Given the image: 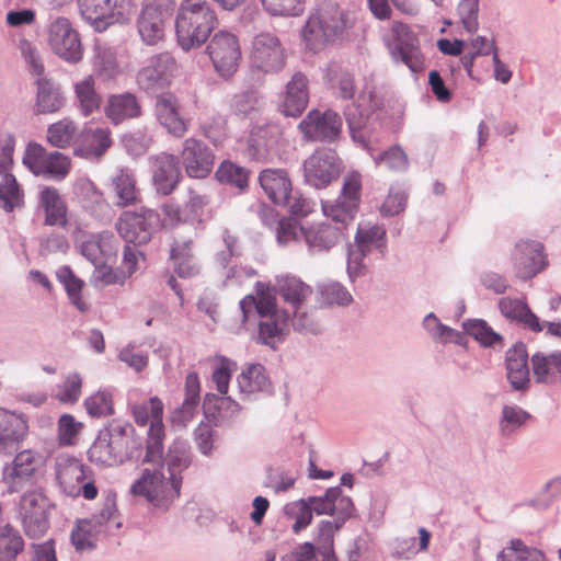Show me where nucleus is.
I'll return each instance as SVG.
<instances>
[{
	"mask_svg": "<svg viewBox=\"0 0 561 561\" xmlns=\"http://www.w3.org/2000/svg\"><path fill=\"white\" fill-rule=\"evenodd\" d=\"M201 402V382L196 371H191L185 377L184 400L180 407L173 410L170 420L173 425L184 427L193 420Z\"/></svg>",
	"mask_w": 561,
	"mask_h": 561,
	"instance_id": "nucleus-28",
	"label": "nucleus"
},
{
	"mask_svg": "<svg viewBox=\"0 0 561 561\" xmlns=\"http://www.w3.org/2000/svg\"><path fill=\"white\" fill-rule=\"evenodd\" d=\"M0 207L5 213L22 209L25 205L24 190L13 173L0 174Z\"/></svg>",
	"mask_w": 561,
	"mask_h": 561,
	"instance_id": "nucleus-40",
	"label": "nucleus"
},
{
	"mask_svg": "<svg viewBox=\"0 0 561 561\" xmlns=\"http://www.w3.org/2000/svg\"><path fill=\"white\" fill-rule=\"evenodd\" d=\"M497 561H545L543 553L535 548H528L519 539H514L496 557Z\"/></svg>",
	"mask_w": 561,
	"mask_h": 561,
	"instance_id": "nucleus-54",
	"label": "nucleus"
},
{
	"mask_svg": "<svg viewBox=\"0 0 561 561\" xmlns=\"http://www.w3.org/2000/svg\"><path fill=\"white\" fill-rule=\"evenodd\" d=\"M131 412L135 422L140 426L147 425L149 419H151L144 462L160 463L164 438L162 401L158 397H152L148 402L133 404Z\"/></svg>",
	"mask_w": 561,
	"mask_h": 561,
	"instance_id": "nucleus-4",
	"label": "nucleus"
},
{
	"mask_svg": "<svg viewBox=\"0 0 561 561\" xmlns=\"http://www.w3.org/2000/svg\"><path fill=\"white\" fill-rule=\"evenodd\" d=\"M57 278L64 285L70 302L80 311L87 312L90 308L89 304L81 297L84 286L83 280L75 276L70 267L64 266L58 270Z\"/></svg>",
	"mask_w": 561,
	"mask_h": 561,
	"instance_id": "nucleus-49",
	"label": "nucleus"
},
{
	"mask_svg": "<svg viewBox=\"0 0 561 561\" xmlns=\"http://www.w3.org/2000/svg\"><path fill=\"white\" fill-rule=\"evenodd\" d=\"M342 127V117L333 110H311L298 125L306 140L328 144L341 139Z\"/></svg>",
	"mask_w": 561,
	"mask_h": 561,
	"instance_id": "nucleus-12",
	"label": "nucleus"
},
{
	"mask_svg": "<svg viewBox=\"0 0 561 561\" xmlns=\"http://www.w3.org/2000/svg\"><path fill=\"white\" fill-rule=\"evenodd\" d=\"M463 330L480 342L483 346H493L501 341V336L495 333L483 320H469L463 322Z\"/></svg>",
	"mask_w": 561,
	"mask_h": 561,
	"instance_id": "nucleus-63",
	"label": "nucleus"
},
{
	"mask_svg": "<svg viewBox=\"0 0 561 561\" xmlns=\"http://www.w3.org/2000/svg\"><path fill=\"white\" fill-rule=\"evenodd\" d=\"M250 59L254 68L265 73H276L285 66L286 51L275 34L262 32L252 41Z\"/></svg>",
	"mask_w": 561,
	"mask_h": 561,
	"instance_id": "nucleus-13",
	"label": "nucleus"
},
{
	"mask_svg": "<svg viewBox=\"0 0 561 561\" xmlns=\"http://www.w3.org/2000/svg\"><path fill=\"white\" fill-rule=\"evenodd\" d=\"M89 459L92 462H95L101 466H117L123 463L114 449L112 448L111 443L104 435L101 433L98 438L94 440L92 446L88 450Z\"/></svg>",
	"mask_w": 561,
	"mask_h": 561,
	"instance_id": "nucleus-55",
	"label": "nucleus"
},
{
	"mask_svg": "<svg viewBox=\"0 0 561 561\" xmlns=\"http://www.w3.org/2000/svg\"><path fill=\"white\" fill-rule=\"evenodd\" d=\"M181 160L187 176L205 179L214 169L215 154L203 140L190 137L183 142Z\"/></svg>",
	"mask_w": 561,
	"mask_h": 561,
	"instance_id": "nucleus-17",
	"label": "nucleus"
},
{
	"mask_svg": "<svg viewBox=\"0 0 561 561\" xmlns=\"http://www.w3.org/2000/svg\"><path fill=\"white\" fill-rule=\"evenodd\" d=\"M76 99L84 116L92 114L101 105V96L95 91V81L92 76L75 84Z\"/></svg>",
	"mask_w": 561,
	"mask_h": 561,
	"instance_id": "nucleus-48",
	"label": "nucleus"
},
{
	"mask_svg": "<svg viewBox=\"0 0 561 561\" xmlns=\"http://www.w3.org/2000/svg\"><path fill=\"white\" fill-rule=\"evenodd\" d=\"M283 138V129L278 124L255 126L249 136L248 153L256 161H267L277 153Z\"/></svg>",
	"mask_w": 561,
	"mask_h": 561,
	"instance_id": "nucleus-20",
	"label": "nucleus"
},
{
	"mask_svg": "<svg viewBox=\"0 0 561 561\" xmlns=\"http://www.w3.org/2000/svg\"><path fill=\"white\" fill-rule=\"evenodd\" d=\"M276 293L289 304L291 309L302 307L312 295V288L295 276H284L277 279Z\"/></svg>",
	"mask_w": 561,
	"mask_h": 561,
	"instance_id": "nucleus-38",
	"label": "nucleus"
},
{
	"mask_svg": "<svg viewBox=\"0 0 561 561\" xmlns=\"http://www.w3.org/2000/svg\"><path fill=\"white\" fill-rule=\"evenodd\" d=\"M239 390L243 394H252L268 388V378L261 364H251L237 377Z\"/></svg>",
	"mask_w": 561,
	"mask_h": 561,
	"instance_id": "nucleus-47",
	"label": "nucleus"
},
{
	"mask_svg": "<svg viewBox=\"0 0 561 561\" xmlns=\"http://www.w3.org/2000/svg\"><path fill=\"white\" fill-rule=\"evenodd\" d=\"M80 13L98 32L119 22L129 13L131 0H78Z\"/></svg>",
	"mask_w": 561,
	"mask_h": 561,
	"instance_id": "nucleus-14",
	"label": "nucleus"
},
{
	"mask_svg": "<svg viewBox=\"0 0 561 561\" xmlns=\"http://www.w3.org/2000/svg\"><path fill=\"white\" fill-rule=\"evenodd\" d=\"M180 107L179 99L172 93H162L156 98L153 111L158 123L176 138H182L188 130Z\"/></svg>",
	"mask_w": 561,
	"mask_h": 561,
	"instance_id": "nucleus-21",
	"label": "nucleus"
},
{
	"mask_svg": "<svg viewBox=\"0 0 561 561\" xmlns=\"http://www.w3.org/2000/svg\"><path fill=\"white\" fill-rule=\"evenodd\" d=\"M161 216L158 211L141 207L136 211L121 214L116 228L119 236L128 243L146 244L160 227Z\"/></svg>",
	"mask_w": 561,
	"mask_h": 561,
	"instance_id": "nucleus-7",
	"label": "nucleus"
},
{
	"mask_svg": "<svg viewBox=\"0 0 561 561\" xmlns=\"http://www.w3.org/2000/svg\"><path fill=\"white\" fill-rule=\"evenodd\" d=\"M24 550V540L18 529L10 524L0 527V561H15Z\"/></svg>",
	"mask_w": 561,
	"mask_h": 561,
	"instance_id": "nucleus-50",
	"label": "nucleus"
},
{
	"mask_svg": "<svg viewBox=\"0 0 561 561\" xmlns=\"http://www.w3.org/2000/svg\"><path fill=\"white\" fill-rule=\"evenodd\" d=\"M84 407L91 416H110L114 413L113 396L108 391H98L85 399Z\"/></svg>",
	"mask_w": 561,
	"mask_h": 561,
	"instance_id": "nucleus-58",
	"label": "nucleus"
},
{
	"mask_svg": "<svg viewBox=\"0 0 561 561\" xmlns=\"http://www.w3.org/2000/svg\"><path fill=\"white\" fill-rule=\"evenodd\" d=\"M105 114L117 125L126 119L140 117L142 107L135 94L125 92L113 94L108 98Z\"/></svg>",
	"mask_w": 561,
	"mask_h": 561,
	"instance_id": "nucleus-34",
	"label": "nucleus"
},
{
	"mask_svg": "<svg viewBox=\"0 0 561 561\" xmlns=\"http://www.w3.org/2000/svg\"><path fill=\"white\" fill-rule=\"evenodd\" d=\"M191 447L186 439L175 438L168 449L165 462L172 478H182L181 472L191 465Z\"/></svg>",
	"mask_w": 561,
	"mask_h": 561,
	"instance_id": "nucleus-46",
	"label": "nucleus"
},
{
	"mask_svg": "<svg viewBox=\"0 0 561 561\" xmlns=\"http://www.w3.org/2000/svg\"><path fill=\"white\" fill-rule=\"evenodd\" d=\"M56 476L62 492L69 496H80L79 484L85 479V468L76 458H59L56 465Z\"/></svg>",
	"mask_w": 561,
	"mask_h": 561,
	"instance_id": "nucleus-32",
	"label": "nucleus"
},
{
	"mask_svg": "<svg viewBox=\"0 0 561 561\" xmlns=\"http://www.w3.org/2000/svg\"><path fill=\"white\" fill-rule=\"evenodd\" d=\"M133 431L130 424L114 421L104 433L122 462L135 456L134 439L131 437Z\"/></svg>",
	"mask_w": 561,
	"mask_h": 561,
	"instance_id": "nucleus-36",
	"label": "nucleus"
},
{
	"mask_svg": "<svg viewBox=\"0 0 561 561\" xmlns=\"http://www.w3.org/2000/svg\"><path fill=\"white\" fill-rule=\"evenodd\" d=\"M255 293V296L249 295L240 300L243 321H248L252 312H256L260 318L286 312L277 309L276 290H273L268 285L256 283Z\"/></svg>",
	"mask_w": 561,
	"mask_h": 561,
	"instance_id": "nucleus-26",
	"label": "nucleus"
},
{
	"mask_svg": "<svg viewBox=\"0 0 561 561\" xmlns=\"http://www.w3.org/2000/svg\"><path fill=\"white\" fill-rule=\"evenodd\" d=\"M23 164L35 175H42L55 181H62L70 172L71 160L68 156L46 149L37 144L30 142L26 146Z\"/></svg>",
	"mask_w": 561,
	"mask_h": 561,
	"instance_id": "nucleus-6",
	"label": "nucleus"
},
{
	"mask_svg": "<svg viewBox=\"0 0 561 561\" xmlns=\"http://www.w3.org/2000/svg\"><path fill=\"white\" fill-rule=\"evenodd\" d=\"M355 245L367 254L378 250L383 255L386 244V230L379 225H359L355 236Z\"/></svg>",
	"mask_w": 561,
	"mask_h": 561,
	"instance_id": "nucleus-44",
	"label": "nucleus"
},
{
	"mask_svg": "<svg viewBox=\"0 0 561 561\" xmlns=\"http://www.w3.org/2000/svg\"><path fill=\"white\" fill-rule=\"evenodd\" d=\"M342 171V161L335 150L317 149L304 163L305 181L316 187L324 188L336 180Z\"/></svg>",
	"mask_w": 561,
	"mask_h": 561,
	"instance_id": "nucleus-15",
	"label": "nucleus"
},
{
	"mask_svg": "<svg viewBox=\"0 0 561 561\" xmlns=\"http://www.w3.org/2000/svg\"><path fill=\"white\" fill-rule=\"evenodd\" d=\"M152 178L158 193L171 194L182 178L178 157L168 152H161L153 157Z\"/></svg>",
	"mask_w": 561,
	"mask_h": 561,
	"instance_id": "nucleus-22",
	"label": "nucleus"
},
{
	"mask_svg": "<svg viewBox=\"0 0 561 561\" xmlns=\"http://www.w3.org/2000/svg\"><path fill=\"white\" fill-rule=\"evenodd\" d=\"M217 24V14L207 0H183L175 19L179 45L184 50L199 47Z\"/></svg>",
	"mask_w": 561,
	"mask_h": 561,
	"instance_id": "nucleus-2",
	"label": "nucleus"
},
{
	"mask_svg": "<svg viewBox=\"0 0 561 561\" xmlns=\"http://www.w3.org/2000/svg\"><path fill=\"white\" fill-rule=\"evenodd\" d=\"M47 42L53 53L64 61L75 65L82 60L83 45L77 30L64 16H58L48 25Z\"/></svg>",
	"mask_w": 561,
	"mask_h": 561,
	"instance_id": "nucleus-8",
	"label": "nucleus"
},
{
	"mask_svg": "<svg viewBox=\"0 0 561 561\" xmlns=\"http://www.w3.org/2000/svg\"><path fill=\"white\" fill-rule=\"evenodd\" d=\"M108 129L95 128L79 131L75 142V154L85 159L100 158L111 147Z\"/></svg>",
	"mask_w": 561,
	"mask_h": 561,
	"instance_id": "nucleus-30",
	"label": "nucleus"
},
{
	"mask_svg": "<svg viewBox=\"0 0 561 561\" xmlns=\"http://www.w3.org/2000/svg\"><path fill=\"white\" fill-rule=\"evenodd\" d=\"M75 194L83 207L93 215H100L108 207L104 194L89 179H79L75 184Z\"/></svg>",
	"mask_w": 561,
	"mask_h": 561,
	"instance_id": "nucleus-42",
	"label": "nucleus"
},
{
	"mask_svg": "<svg viewBox=\"0 0 561 561\" xmlns=\"http://www.w3.org/2000/svg\"><path fill=\"white\" fill-rule=\"evenodd\" d=\"M360 174L351 172L345 175L341 195L334 203H322L323 214L335 225L319 222L301 230V236L310 253L328 252L343 237L344 229L353 222L360 201Z\"/></svg>",
	"mask_w": 561,
	"mask_h": 561,
	"instance_id": "nucleus-1",
	"label": "nucleus"
},
{
	"mask_svg": "<svg viewBox=\"0 0 561 561\" xmlns=\"http://www.w3.org/2000/svg\"><path fill=\"white\" fill-rule=\"evenodd\" d=\"M259 182L266 196L276 205L287 204L293 192L288 173L283 169H265L260 172Z\"/></svg>",
	"mask_w": 561,
	"mask_h": 561,
	"instance_id": "nucleus-29",
	"label": "nucleus"
},
{
	"mask_svg": "<svg viewBox=\"0 0 561 561\" xmlns=\"http://www.w3.org/2000/svg\"><path fill=\"white\" fill-rule=\"evenodd\" d=\"M499 306L505 318L517 320L536 332H540L542 330L539 319L531 312L524 301L504 297L500 300Z\"/></svg>",
	"mask_w": 561,
	"mask_h": 561,
	"instance_id": "nucleus-41",
	"label": "nucleus"
},
{
	"mask_svg": "<svg viewBox=\"0 0 561 561\" xmlns=\"http://www.w3.org/2000/svg\"><path fill=\"white\" fill-rule=\"evenodd\" d=\"M530 364L537 383L553 385L561 381V352H537L531 355Z\"/></svg>",
	"mask_w": 561,
	"mask_h": 561,
	"instance_id": "nucleus-33",
	"label": "nucleus"
},
{
	"mask_svg": "<svg viewBox=\"0 0 561 561\" xmlns=\"http://www.w3.org/2000/svg\"><path fill=\"white\" fill-rule=\"evenodd\" d=\"M512 261L516 276L529 279L546 266L543 245L537 241L520 240L515 244Z\"/></svg>",
	"mask_w": 561,
	"mask_h": 561,
	"instance_id": "nucleus-19",
	"label": "nucleus"
},
{
	"mask_svg": "<svg viewBox=\"0 0 561 561\" xmlns=\"http://www.w3.org/2000/svg\"><path fill=\"white\" fill-rule=\"evenodd\" d=\"M319 290L322 301L327 305L347 306L353 300L350 291L340 283L330 282L322 284Z\"/></svg>",
	"mask_w": 561,
	"mask_h": 561,
	"instance_id": "nucleus-64",
	"label": "nucleus"
},
{
	"mask_svg": "<svg viewBox=\"0 0 561 561\" xmlns=\"http://www.w3.org/2000/svg\"><path fill=\"white\" fill-rule=\"evenodd\" d=\"M38 206L44 211V225L66 228L69 224L68 204L54 186H44L38 196Z\"/></svg>",
	"mask_w": 561,
	"mask_h": 561,
	"instance_id": "nucleus-25",
	"label": "nucleus"
},
{
	"mask_svg": "<svg viewBox=\"0 0 561 561\" xmlns=\"http://www.w3.org/2000/svg\"><path fill=\"white\" fill-rule=\"evenodd\" d=\"M272 16H298L305 11L304 0H260Z\"/></svg>",
	"mask_w": 561,
	"mask_h": 561,
	"instance_id": "nucleus-59",
	"label": "nucleus"
},
{
	"mask_svg": "<svg viewBox=\"0 0 561 561\" xmlns=\"http://www.w3.org/2000/svg\"><path fill=\"white\" fill-rule=\"evenodd\" d=\"M376 165L385 164L388 170L393 172H403L409 167V159L403 149L398 146H391L380 154L374 157Z\"/></svg>",
	"mask_w": 561,
	"mask_h": 561,
	"instance_id": "nucleus-61",
	"label": "nucleus"
},
{
	"mask_svg": "<svg viewBox=\"0 0 561 561\" xmlns=\"http://www.w3.org/2000/svg\"><path fill=\"white\" fill-rule=\"evenodd\" d=\"M216 178L220 183L233 185L243 190L248 185V172L230 161H224L216 171Z\"/></svg>",
	"mask_w": 561,
	"mask_h": 561,
	"instance_id": "nucleus-60",
	"label": "nucleus"
},
{
	"mask_svg": "<svg viewBox=\"0 0 561 561\" xmlns=\"http://www.w3.org/2000/svg\"><path fill=\"white\" fill-rule=\"evenodd\" d=\"M211 197L208 193L190 188L187 191V199L184 203L183 213L185 219L193 224H202L207 206L210 204Z\"/></svg>",
	"mask_w": 561,
	"mask_h": 561,
	"instance_id": "nucleus-52",
	"label": "nucleus"
},
{
	"mask_svg": "<svg viewBox=\"0 0 561 561\" xmlns=\"http://www.w3.org/2000/svg\"><path fill=\"white\" fill-rule=\"evenodd\" d=\"M530 419V414L515 404H505L500 419V432L503 436H512Z\"/></svg>",
	"mask_w": 561,
	"mask_h": 561,
	"instance_id": "nucleus-53",
	"label": "nucleus"
},
{
	"mask_svg": "<svg viewBox=\"0 0 561 561\" xmlns=\"http://www.w3.org/2000/svg\"><path fill=\"white\" fill-rule=\"evenodd\" d=\"M206 54L220 77L228 79L238 70L241 49L234 34L228 31L215 33L207 43Z\"/></svg>",
	"mask_w": 561,
	"mask_h": 561,
	"instance_id": "nucleus-10",
	"label": "nucleus"
},
{
	"mask_svg": "<svg viewBox=\"0 0 561 561\" xmlns=\"http://www.w3.org/2000/svg\"><path fill=\"white\" fill-rule=\"evenodd\" d=\"M345 28L346 20L343 12L337 5L329 4L308 18L302 28V38L308 49L319 51L339 39Z\"/></svg>",
	"mask_w": 561,
	"mask_h": 561,
	"instance_id": "nucleus-3",
	"label": "nucleus"
},
{
	"mask_svg": "<svg viewBox=\"0 0 561 561\" xmlns=\"http://www.w3.org/2000/svg\"><path fill=\"white\" fill-rule=\"evenodd\" d=\"M324 79L336 98L343 100L353 99L355 94L354 77L341 65L336 62L330 64Z\"/></svg>",
	"mask_w": 561,
	"mask_h": 561,
	"instance_id": "nucleus-39",
	"label": "nucleus"
},
{
	"mask_svg": "<svg viewBox=\"0 0 561 561\" xmlns=\"http://www.w3.org/2000/svg\"><path fill=\"white\" fill-rule=\"evenodd\" d=\"M153 469L146 468L141 477L134 482L130 492L134 495L145 496L149 502L160 505L162 502L172 501L180 495L182 478L169 477L165 480L161 472L163 459L160 463L150 462Z\"/></svg>",
	"mask_w": 561,
	"mask_h": 561,
	"instance_id": "nucleus-5",
	"label": "nucleus"
},
{
	"mask_svg": "<svg viewBox=\"0 0 561 561\" xmlns=\"http://www.w3.org/2000/svg\"><path fill=\"white\" fill-rule=\"evenodd\" d=\"M28 432L25 415L0 408V453L10 454Z\"/></svg>",
	"mask_w": 561,
	"mask_h": 561,
	"instance_id": "nucleus-24",
	"label": "nucleus"
},
{
	"mask_svg": "<svg viewBox=\"0 0 561 561\" xmlns=\"http://www.w3.org/2000/svg\"><path fill=\"white\" fill-rule=\"evenodd\" d=\"M341 528L340 523H332L331 520H322L319 524V531L316 541L312 542L316 547L317 561H336L334 553V535Z\"/></svg>",
	"mask_w": 561,
	"mask_h": 561,
	"instance_id": "nucleus-43",
	"label": "nucleus"
},
{
	"mask_svg": "<svg viewBox=\"0 0 561 561\" xmlns=\"http://www.w3.org/2000/svg\"><path fill=\"white\" fill-rule=\"evenodd\" d=\"M36 85L35 114H53L59 112L66 104L61 87L50 77L35 79Z\"/></svg>",
	"mask_w": 561,
	"mask_h": 561,
	"instance_id": "nucleus-27",
	"label": "nucleus"
},
{
	"mask_svg": "<svg viewBox=\"0 0 561 561\" xmlns=\"http://www.w3.org/2000/svg\"><path fill=\"white\" fill-rule=\"evenodd\" d=\"M264 105V100L256 89H248L233 95L231 108L236 115L250 117L257 114Z\"/></svg>",
	"mask_w": 561,
	"mask_h": 561,
	"instance_id": "nucleus-51",
	"label": "nucleus"
},
{
	"mask_svg": "<svg viewBox=\"0 0 561 561\" xmlns=\"http://www.w3.org/2000/svg\"><path fill=\"white\" fill-rule=\"evenodd\" d=\"M178 71V64L170 53L152 56L138 73V83L146 90L164 88Z\"/></svg>",
	"mask_w": 561,
	"mask_h": 561,
	"instance_id": "nucleus-18",
	"label": "nucleus"
},
{
	"mask_svg": "<svg viewBox=\"0 0 561 561\" xmlns=\"http://www.w3.org/2000/svg\"><path fill=\"white\" fill-rule=\"evenodd\" d=\"M309 102V82L302 72L294 73L286 85L283 113L286 116L297 117L306 110Z\"/></svg>",
	"mask_w": 561,
	"mask_h": 561,
	"instance_id": "nucleus-31",
	"label": "nucleus"
},
{
	"mask_svg": "<svg viewBox=\"0 0 561 561\" xmlns=\"http://www.w3.org/2000/svg\"><path fill=\"white\" fill-rule=\"evenodd\" d=\"M112 188L117 207L125 208L136 205L141 201V194L136 186L134 175L124 170H119V172L112 178Z\"/></svg>",
	"mask_w": 561,
	"mask_h": 561,
	"instance_id": "nucleus-37",
	"label": "nucleus"
},
{
	"mask_svg": "<svg viewBox=\"0 0 561 561\" xmlns=\"http://www.w3.org/2000/svg\"><path fill=\"white\" fill-rule=\"evenodd\" d=\"M43 465L41 454L31 449L19 453L10 466L3 469V482L9 493L22 491L33 482V479Z\"/></svg>",
	"mask_w": 561,
	"mask_h": 561,
	"instance_id": "nucleus-16",
	"label": "nucleus"
},
{
	"mask_svg": "<svg viewBox=\"0 0 561 561\" xmlns=\"http://www.w3.org/2000/svg\"><path fill=\"white\" fill-rule=\"evenodd\" d=\"M288 320L287 312L261 318L257 323V342L275 348L277 344L284 342L288 333Z\"/></svg>",
	"mask_w": 561,
	"mask_h": 561,
	"instance_id": "nucleus-35",
	"label": "nucleus"
},
{
	"mask_svg": "<svg viewBox=\"0 0 561 561\" xmlns=\"http://www.w3.org/2000/svg\"><path fill=\"white\" fill-rule=\"evenodd\" d=\"M50 502L41 491L34 490L22 495L19 517L27 537L36 539L49 528Z\"/></svg>",
	"mask_w": 561,
	"mask_h": 561,
	"instance_id": "nucleus-9",
	"label": "nucleus"
},
{
	"mask_svg": "<svg viewBox=\"0 0 561 561\" xmlns=\"http://www.w3.org/2000/svg\"><path fill=\"white\" fill-rule=\"evenodd\" d=\"M360 106L362 104L358 103L347 105L344 108V116L353 140L368 149L366 137L363 131L367 118L366 114L359 110Z\"/></svg>",
	"mask_w": 561,
	"mask_h": 561,
	"instance_id": "nucleus-56",
	"label": "nucleus"
},
{
	"mask_svg": "<svg viewBox=\"0 0 561 561\" xmlns=\"http://www.w3.org/2000/svg\"><path fill=\"white\" fill-rule=\"evenodd\" d=\"M78 135V125L68 117L49 125L47 128V141L59 149L75 147Z\"/></svg>",
	"mask_w": 561,
	"mask_h": 561,
	"instance_id": "nucleus-45",
	"label": "nucleus"
},
{
	"mask_svg": "<svg viewBox=\"0 0 561 561\" xmlns=\"http://www.w3.org/2000/svg\"><path fill=\"white\" fill-rule=\"evenodd\" d=\"M99 530L91 526V522L79 520L71 531V542L77 551L92 550L95 547V535Z\"/></svg>",
	"mask_w": 561,
	"mask_h": 561,
	"instance_id": "nucleus-62",
	"label": "nucleus"
},
{
	"mask_svg": "<svg viewBox=\"0 0 561 561\" xmlns=\"http://www.w3.org/2000/svg\"><path fill=\"white\" fill-rule=\"evenodd\" d=\"M19 50L32 77L39 79L47 76L41 51L35 44L23 38L19 42Z\"/></svg>",
	"mask_w": 561,
	"mask_h": 561,
	"instance_id": "nucleus-57",
	"label": "nucleus"
},
{
	"mask_svg": "<svg viewBox=\"0 0 561 561\" xmlns=\"http://www.w3.org/2000/svg\"><path fill=\"white\" fill-rule=\"evenodd\" d=\"M506 378L515 391H526L530 386L526 345L516 343L505 353Z\"/></svg>",
	"mask_w": 561,
	"mask_h": 561,
	"instance_id": "nucleus-23",
	"label": "nucleus"
},
{
	"mask_svg": "<svg viewBox=\"0 0 561 561\" xmlns=\"http://www.w3.org/2000/svg\"><path fill=\"white\" fill-rule=\"evenodd\" d=\"M174 0H145L137 28L141 41L157 45L164 38L165 22L171 18Z\"/></svg>",
	"mask_w": 561,
	"mask_h": 561,
	"instance_id": "nucleus-11",
	"label": "nucleus"
}]
</instances>
